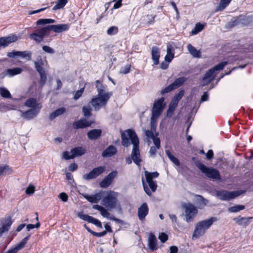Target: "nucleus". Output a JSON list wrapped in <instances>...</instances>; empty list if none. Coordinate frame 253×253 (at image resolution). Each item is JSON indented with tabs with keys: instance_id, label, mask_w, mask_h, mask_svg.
<instances>
[{
	"instance_id": "obj_1",
	"label": "nucleus",
	"mask_w": 253,
	"mask_h": 253,
	"mask_svg": "<svg viewBox=\"0 0 253 253\" xmlns=\"http://www.w3.org/2000/svg\"><path fill=\"white\" fill-rule=\"evenodd\" d=\"M122 144L124 147H127L131 143L133 144L131 156L133 161L139 166L141 161L140 158L139 150V141L136 133L131 129H127L122 133Z\"/></svg>"
},
{
	"instance_id": "obj_19",
	"label": "nucleus",
	"mask_w": 253,
	"mask_h": 253,
	"mask_svg": "<svg viewBox=\"0 0 253 253\" xmlns=\"http://www.w3.org/2000/svg\"><path fill=\"white\" fill-rule=\"evenodd\" d=\"M145 135L147 138L152 139L153 140V143L155 144V146L157 147L158 149L160 148V140L159 138L157 136L158 135V133H156L155 134L151 130H145Z\"/></svg>"
},
{
	"instance_id": "obj_55",
	"label": "nucleus",
	"mask_w": 253,
	"mask_h": 253,
	"mask_svg": "<svg viewBox=\"0 0 253 253\" xmlns=\"http://www.w3.org/2000/svg\"><path fill=\"white\" fill-rule=\"evenodd\" d=\"M118 32V28L116 27L112 26L108 29L107 30V34L109 35H112L117 33Z\"/></svg>"
},
{
	"instance_id": "obj_62",
	"label": "nucleus",
	"mask_w": 253,
	"mask_h": 253,
	"mask_svg": "<svg viewBox=\"0 0 253 253\" xmlns=\"http://www.w3.org/2000/svg\"><path fill=\"white\" fill-rule=\"evenodd\" d=\"M206 158L208 160H211L213 156V153L211 150H209L206 154Z\"/></svg>"
},
{
	"instance_id": "obj_36",
	"label": "nucleus",
	"mask_w": 253,
	"mask_h": 253,
	"mask_svg": "<svg viewBox=\"0 0 253 253\" xmlns=\"http://www.w3.org/2000/svg\"><path fill=\"white\" fill-rule=\"evenodd\" d=\"M206 24H201L200 23H197L196 24L195 27L191 32V35H196L201 31H202L204 27H205Z\"/></svg>"
},
{
	"instance_id": "obj_64",
	"label": "nucleus",
	"mask_w": 253,
	"mask_h": 253,
	"mask_svg": "<svg viewBox=\"0 0 253 253\" xmlns=\"http://www.w3.org/2000/svg\"><path fill=\"white\" fill-rule=\"evenodd\" d=\"M178 248L175 246H172L169 248V253H177Z\"/></svg>"
},
{
	"instance_id": "obj_60",
	"label": "nucleus",
	"mask_w": 253,
	"mask_h": 253,
	"mask_svg": "<svg viewBox=\"0 0 253 253\" xmlns=\"http://www.w3.org/2000/svg\"><path fill=\"white\" fill-rule=\"evenodd\" d=\"M40 226V223L38 222L36 224H29L27 225V229L28 231H30L34 228H39Z\"/></svg>"
},
{
	"instance_id": "obj_21",
	"label": "nucleus",
	"mask_w": 253,
	"mask_h": 253,
	"mask_svg": "<svg viewBox=\"0 0 253 253\" xmlns=\"http://www.w3.org/2000/svg\"><path fill=\"white\" fill-rule=\"evenodd\" d=\"M25 106L31 109H38L40 107V110L42 108V105L40 103L38 102L36 99L34 98H30L27 99L25 103Z\"/></svg>"
},
{
	"instance_id": "obj_58",
	"label": "nucleus",
	"mask_w": 253,
	"mask_h": 253,
	"mask_svg": "<svg viewBox=\"0 0 253 253\" xmlns=\"http://www.w3.org/2000/svg\"><path fill=\"white\" fill-rule=\"evenodd\" d=\"M35 191V187L33 185H29L26 189V193L27 194H33Z\"/></svg>"
},
{
	"instance_id": "obj_14",
	"label": "nucleus",
	"mask_w": 253,
	"mask_h": 253,
	"mask_svg": "<svg viewBox=\"0 0 253 253\" xmlns=\"http://www.w3.org/2000/svg\"><path fill=\"white\" fill-rule=\"evenodd\" d=\"M12 223V222L10 217H6L1 220L0 226V237L3 234L8 231Z\"/></svg>"
},
{
	"instance_id": "obj_15",
	"label": "nucleus",
	"mask_w": 253,
	"mask_h": 253,
	"mask_svg": "<svg viewBox=\"0 0 253 253\" xmlns=\"http://www.w3.org/2000/svg\"><path fill=\"white\" fill-rule=\"evenodd\" d=\"M7 56L9 58H15L17 57H20L21 58L28 57V60H30L31 57V54L28 51H15L13 50L11 52H8Z\"/></svg>"
},
{
	"instance_id": "obj_53",
	"label": "nucleus",
	"mask_w": 253,
	"mask_h": 253,
	"mask_svg": "<svg viewBox=\"0 0 253 253\" xmlns=\"http://www.w3.org/2000/svg\"><path fill=\"white\" fill-rule=\"evenodd\" d=\"M159 240L162 242L165 243L168 239V236L165 233H161L159 236Z\"/></svg>"
},
{
	"instance_id": "obj_44",
	"label": "nucleus",
	"mask_w": 253,
	"mask_h": 253,
	"mask_svg": "<svg viewBox=\"0 0 253 253\" xmlns=\"http://www.w3.org/2000/svg\"><path fill=\"white\" fill-rule=\"evenodd\" d=\"M245 208L244 206L243 205H236L235 206L231 207L228 208V211L231 212H236L240 211L243 210Z\"/></svg>"
},
{
	"instance_id": "obj_35",
	"label": "nucleus",
	"mask_w": 253,
	"mask_h": 253,
	"mask_svg": "<svg viewBox=\"0 0 253 253\" xmlns=\"http://www.w3.org/2000/svg\"><path fill=\"white\" fill-rule=\"evenodd\" d=\"M50 31V28H49V25H47L45 27L39 28L36 31L43 38L44 36H47L49 34Z\"/></svg>"
},
{
	"instance_id": "obj_41",
	"label": "nucleus",
	"mask_w": 253,
	"mask_h": 253,
	"mask_svg": "<svg viewBox=\"0 0 253 253\" xmlns=\"http://www.w3.org/2000/svg\"><path fill=\"white\" fill-rule=\"evenodd\" d=\"M11 168L7 165L0 167V176L9 174L11 173Z\"/></svg>"
},
{
	"instance_id": "obj_4",
	"label": "nucleus",
	"mask_w": 253,
	"mask_h": 253,
	"mask_svg": "<svg viewBox=\"0 0 253 253\" xmlns=\"http://www.w3.org/2000/svg\"><path fill=\"white\" fill-rule=\"evenodd\" d=\"M217 218L215 217H211L209 219L202 220L198 222L195 227L194 233L192 235L193 238H198L203 235L213 224L216 221Z\"/></svg>"
},
{
	"instance_id": "obj_51",
	"label": "nucleus",
	"mask_w": 253,
	"mask_h": 253,
	"mask_svg": "<svg viewBox=\"0 0 253 253\" xmlns=\"http://www.w3.org/2000/svg\"><path fill=\"white\" fill-rule=\"evenodd\" d=\"M40 76V82L43 84L47 79L45 71L38 72Z\"/></svg>"
},
{
	"instance_id": "obj_31",
	"label": "nucleus",
	"mask_w": 253,
	"mask_h": 253,
	"mask_svg": "<svg viewBox=\"0 0 253 253\" xmlns=\"http://www.w3.org/2000/svg\"><path fill=\"white\" fill-rule=\"evenodd\" d=\"M101 130L99 129H94L90 130L87 133V136L90 140L97 139L101 134Z\"/></svg>"
},
{
	"instance_id": "obj_63",
	"label": "nucleus",
	"mask_w": 253,
	"mask_h": 253,
	"mask_svg": "<svg viewBox=\"0 0 253 253\" xmlns=\"http://www.w3.org/2000/svg\"><path fill=\"white\" fill-rule=\"evenodd\" d=\"M78 168V165L75 163L71 164L69 167V170L74 171L76 170Z\"/></svg>"
},
{
	"instance_id": "obj_7",
	"label": "nucleus",
	"mask_w": 253,
	"mask_h": 253,
	"mask_svg": "<svg viewBox=\"0 0 253 253\" xmlns=\"http://www.w3.org/2000/svg\"><path fill=\"white\" fill-rule=\"evenodd\" d=\"M227 64V62L226 61L222 62L215 66L213 68L209 70L203 78L204 82L203 85H205L212 82L215 79L216 75L215 71L222 70Z\"/></svg>"
},
{
	"instance_id": "obj_59",
	"label": "nucleus",
	"mask_w": 253,
	"mask_h": 253,
	"mask_svg": "<svg viewBox=\"0 0 253 253\" xmlns=\"http://www.w3.org/2000/svg\"><path fill=\"white\" fill-rule=\"evenodd\" d=\"M58 197L64 202H67L68 199V195L64 192H62L59 194Z\"/></svg>"
},
{
	"instance_id": "obj_43",
	"label": "nucleus",
	"mask_w": 253,
	"mask_h": 253,
	"mask_svg": "<svg viewBox=\"0 0 253 253\" xmlns=\"http://www.w3.org/2000/svg\"><path fill=\"white\" fill-rule=\"evenodd\" d=\"M30 38L35 41L37 43L41 42L43 38L36 31L30 35Z\"/></svg>"
},
{
	"instance_id": "obj_50",
	"label": "nucleus",
	"mask_w": 253,
	"mask_h": 253,
	"mask_svg": "<svg viewBox=\"0 0 253 253\" xmlns=\"http://www.w3.org/2000/svg\"><path fill=\"white\" fill-rule=\"evenodd\" d=\"M244 17H239L238 19H235L233 21H231L228 23V26L230 28L234 27L240 23L241 20H243Z\"/></svg>"
},
{
	"instance_id": "obj_22",
	"label": "nucleus",
	"mask_w": 253,
	"mask_h": 253,
	"mask_svg": "<svg viewBox=\"0 0 253 253\" xmlns=\"http://www.w3.org/2000/svg\"><path fill=\"white\" fill-rule=\"evenodd\" d=\"M149 209L146 203H144L139 208L138 210V216L140 220L145 219L146 216L148 213Z\"/></svg>"
},
{
	"instance_id": "obj_46",
	"label": "nucleus",
	"mask_w": 253,
	"mask_h": 253,
	"mask_svg": "<svg viewBox=\"0 0 253 253\" xmlns=\"http://www.w3.org/2000/svg\"><path fill=\"white\" fill-rule=\"evenodd\" d=\"M55 22V20L52 19H40L37 21V25H44Z\"/></svg>"
},
{
	"instance_id": "obj_17",
	"label": "nucleus",
	"mask_w": 253,
	"mask_h": 253,
	"mask_svg": "<svg viewBox=\"0 0 253 253\" xmlns=\"http://www.w3.org/2000/svg\"><path fill=\"white\" fill-rule=\"evenodd\" d=\"M18 40V37L14 35L0 38V46L5 47L12 42H15Z\"/></svg>"
},
{
	"instance_id": "obj_26",
	"label": "nucleus",
	"mask_w": 253,
	"mask_h": 253,
	"mask_svg": "<svg viewBox=\"0 0 253 253\" xmlns=\"http://www.w3.org/2000/svg\"><path fill=\"white\" fill-rule=\"evenodd\" d=\"M91 123L85 119H81L73 124V127L75 128H84L91 125Z\"/></svg>"
},
{
	"instance_id": "obj_37",
	"label": "nucleus",
	"mask_w": 253,
	"mask_h": 253,
	"mask_svg": "<svg viewBox=\"0 0 253 253\" xmlns=\"http://www.w3.org/2000/svg\"><path fill=\"white\" fill-rule=\"evenodd\" d=\"M187 80L185 77H181L176 79L173 83L171 84V86L173 87L174 89L178 88L183 84V83Z\"/></svg>"
},
{
	"instance_id": "obj_20",
	"label": "nucleus",
	"mask_w": 253,
	"mask_h": 253,
	"mask_svg": "<svg viewBox=\"0 0 253 253\" xmlns=\"http://www.w3.org/2000/svg\"><path fill=\"white\" fill-rule=\"evenodd\" d=\"M29 237L30 235L23 238L19 243L7 251L6 253H17L25 246Z\"/></svg>"
},
{
	"instance_id": "obj_47",
	"label": "nucleus",
	"mask_w": 253,
	"mask_h": 253,
	"mask_svg": "<svg viewBox=\"0 0 253 253\" xmlns=\"http://www.w3.org/2000/svg\"><path fill=\"white\" fill-rule=\"evenodd\" d=\"M82 110L84 117H88L91 115V108L90 106H83Z\"/></svg>"
},
{
	"instance_id": "obj_38",
	"label": "nucleus",
	"mask_w": 253,
	"mask_h": 253,
	"mask_svg": "<svg viewBox=\"0 0 253 253\" xmlns=\"http://www.w3.org/2000/svg\"><path fill=\"white\" fill-rule=\"evenodd\" d=\"M231 1V0H221L216 8V11H220L224 10Z\"/></svg>"
},
{
	"instance_id": "obj_11",
	"label": "nucleus",
	"mask_w": 253,
	"mask_h": 253,
	"mask_svg": "<svg viewBox=\"0 0 253 253\" xmlns=\"http://www.w3.org/2000/svg\"><path fill=\"white\" fill-rule=\"evenodd\" d=\"M182 207L185 210L186 220L187 222L191 221L197 213L198 211L196 207L191 204H183Z\"/></svg>"
},
{
	"instance_id": "obj_34",
	"label": "nucleus",
	"mask_w": 253,
	"mask_h": 253,
	"mask_svg": "<svg viewBox=\"0 0 253 253\" xmlns=\"http://www.w3.org/2000/svg\"><path fill=\"white\" fill-rule=\"evenodd\" d=\"M65 112L66 109L64 107L58 108L50 114L49 119L50 120H53L55 118L65 113Z\"/></svg>"
},
{
	"instance_id": "obj_8",
	"label": "nucleus",
	"mask_w": 253,
	"mask_h": 253,
	"mask_svg": "<svg viewBox=\"0 0 253 253\" xmlns=\"http://www.w3.org/2000/svg\"><path fill=\"white\" fill-rule=\"evenodd\" d=\"M197 167L209 178L212 179L213 180L221 179L219 172L216 169L211 167H207L205 165L201 163L197 164Z\"/></svg>"
},
{
	"instance_id": "obj_61",
	"label": "nucleus",
	"mask_w": 253,
	"mask_h": 253,
	"mask_svg": "<svg viewBox=\"0 0 253 253\" xmlns=\"http://www.w3.org/2000/svg\"><path fill=\"white\" fill-rule=\"evenodd\" d=\"M100 214L104 217H106L107 218H109V216L110 215V213L104 208H103L102 210L100 211Z\"/></svg>"
},
{
	"instance_id": "obj_2",
	"label": "nucleus",
	"mask_w": 253,
	"mask_h": 253,
	"mask_svg": "<svg viewBox=\"0 0 253 253\" xmlns=\"http://www.w3.org/2000/svg\"><path fill=\"white\" fill-rule=\"evenodd\" d=\"M96 88L97 94L92 98L89 103L94 107L95 111H98L100 108L105 106L113 95L112 91H106V87L100 84L99 81H96Z\"/></svg>"
},
{
	"instance_id": "obj_30",
	"label": "nucleus",
	"mask_w": 253,
	"mask_h": 253,
	"mask_svg": "<svg viewBox=\"0 0 253 253\" xmlns=\"http://www.w3.org/2000/svg\"><path fill=\"white\" fill-rule=\"evenodd\" d=\"M152 57L155 65H157L159 63L160 51L159 48L156 46L152 48L151 50Z\"/></svg>"
},
{
	"instance_id": "obj_5",
	"label": "nucleus",
	"mask_w": 253,
	"mask_h": 253,
	"mask_svg": "<svg viewBox=\"0 0 253 253\" xmlns=\"http://www.w3.org/2000/svg\"><path fill=\"white\" fill-rule=\"evenodd\" d=\"M165 98H161L155 100L154 102L153 107L152 110V115L151 118V125L152 128L156 126L157 120L164 109L166 104L164 103Z\"/></svg>"
},
{
	"instance_id": "obj_13",
	"label": "nucleus",
	"mask_w": 253,
	"mask_h": 253,
	"mask_svg": "<svg viewBox=\"0 0 253 253\" xmlns=\"http://www.w3.org/2000/svg\"><path fill=\"white\" fill-rule=\"evenodd\" d=\"M117 170H114L111 172L102 181L99 183L101 187L106 188L112 183L114 178L117 175Z\"/></svg>"
},
{
	"instance_id": "obj_48",
	"label": "nucleus",
	"mask_w": 253,
	"mask_h": 253,
	"mask_svg": "<svg viewBox=\"0 0 253 253\" xmlns=\"http://www.w3.org/2000/svg\"><path fill=\"white\" fill-rule=\"evenodd\" d=\"M0 94L4 98H9L11 97L9 91L5 88H0Z\"/></svg>"
},
{
	"instance_id": "obj_57",
	"label": "nucleus",
	"mask_w": 253,
	"mask_h": 253,
	"mask_svg": "<svg viewBox=\"0 0 253 253\" xmlns=\"http://www.w3.org/2000/svg\"><path fill=\"white\" fill-rule=\"evenodd\" d=\"M172 90H174L173 87L171 86V84H170L169 85H168L167 87L165 88L164 89L161 90V93L162 94H164L166 93H168L172 91Z\"/></svg>"
},
{
	"instance_id": "obj_52",
	"label": "nucleus",
	"mask_w": 253,
	"mask_h": 253,
	"mask_svg": "<svg viewBox=\"0 0 253 253\" xmlns=\"http://www.w3.org/2000/svg\"><path fill=\"white\" fill-rule=\"evenodd\" d=\"M130 68H131L130 65H129V64L126 65V66H125L124 67H122L121 69V70L120 71V73L121 74H126L130 72Z\"/></svg>"
},
{
	"instance_id": "obj_33",
	"label": "nucleus",
	"mask_w": 253,
	"mask_h": 253,
	"mask_svg": "<svg viewBox=\"0 0 253 253\" xmlns=\"http://www.w3.org/2000/svg\"><path fill=\"white\" fill-rule=\"evenodd\" d=\"M187 47L189 53L194 57L199 58L201 57V52L200 51V50H197L191 44H188Z\"/></svg>"
},
{
	"instance_id": "obj_18",
	"label": "nucleus",
	"mask_w": 253,
	"mask_h": 253,
	"mask_svg": "<svg viewBox=\"0 0 253 253\" xmlns=\"http://www.w3.org/2000/svg\"><path fill=\"white\" fill-rule=\"evenodd\" d=\"M40 111V107H38V109H31L25 112L21 111V117L27 120H31L36 117Z\"/></svg>"
},
{
	"instance_id": "obj_27",
	"label": "nucleus",
	"mask_w": 253,
	"mask_h": 253,
	"mask_svg": "<svg viewBox=\"0 0 253 253\" xmlns=\"http://www.w3.org/2000/svg\"><path fill=\"white\" fill-rule=\"evenodd\" d=\"M117 148L113 145H110L102 153L103 157H111L117 153Z\"/></svg>"
},
{
	"instance_id": "obj_16",
	"label": "nucleus",
	"mask_w": 253,
	"mask_h": 253,
	"mask_svg": "<svg viewBox=\"0 0 253 253\" xmlns=\"http://www.w3.org/2000/svg\"><path fill=\"white\" fill-rule=\"evenodd\" d=\"M78 216L82 219L86 221L89 223H91L98 227H102L101 222L98 219L89 216L87 214H84L83 212H79Z\"/></svg>"
},
{
	"instance_id": "obj_49",
	"label": "nucleus",
	"mask_w": 253,
	"mask_h": 253,
	"mask_svg": "<svg viewBox=\"0 0 253 253\" xmlns=\"http://www.w3.org/2000/svg\"><path fill=\"white\" fill-rule=\"evenodd\" d=\"M22 71L21 68L17 67L11 69H8L7 73L11 76H14L17 74H20Z\"/></svg>"
},
{
	"instance_id": "obj_28",
	"label": "nucleus",
	"mask_w": 253,
	"mask_h": 253,
	"mask_svg": "<svg viewBox=\"0 0 253 253\" xmlns=\"http://www.w3.org/2000/svg\"><path fill=\"white\" fill-rule=\"evenodd\" d=\"M83 196L88 202L91 203H97L101 198V194L98 193L92 195H84Z\"/></svg>"
},
{
	"instance_id": "obj_3",
	"label": "nucleus",
	"mask_w": 253,
	"mask_h": 253,
	"mask_svg": "<svg viewBox=\"0 0 253 253\" xmlns=\"http://www.w3.org/2000/svg\"><path fill=\"white\" fill-rule=\"evenodd\" d=\"M144 175L148 186L146 184L142 178V182L143 188L146 193L150 196L152 195V192H155L157 188V183L155 181L153 180V178L158 177L159 173L157 171L150 172L148 171H145Z\"/></svg>"
},
{
	"instance_id": "obj_42",
	"label": "nucleus",
	"mask_w": 253,
	"mask_h": 253,
	"mask_svg": "<svg viewBox=\"0 0 253 253\" xmlns=\"http://www.w3.org/2000/svg\"><path fill=\"white\" fill-rule=\"evenodd\" d=\"M177 105V103H176L172 101L170 102L169 109L167 111V116L168 117H171L172 116L173 112L175 110V109Z\"/></svg>"
},
{
	"instance_id": "obj_6",
	"label": "nucleus",
	"mask_w": 253,
	"mask_h": 253,
	"mask_svg": "<svg viewBox=\"0 0 253 253\" xmlns=\"http://www.w3.org/2000/svg\"><path fill=\"white\" fill-rule=\"evenodd\" d=\"M118 193L114 191L106 192L101 201L102 204L108 210L111 211L115 209L118 203Z\"/></svg>"
},
{
	"instance_id": "obj_10",
	"label": "nucleus",
	"mask_w": 253,
	"mask_h": 253,
	"mask_svg": "<svg viewBox=\"0 0 253 253\" xmlns=\"http://www.w3.org/2000/svg\"><path fill=\"white\" fill-rule=\"evenodd\" d=\"M85 153V149L82 147H78L72 149L70 152L65 151L63 153V158L65 160L72 159L76 157L83 155Z\"/></svg>"
},
{
	"instance_id": "obj_25",
	"label": "nucleus",
	"mask_w": 253,
	"mask_h": 253,
	"mask_svg": "<svg viewBox=\"0 0 253 253\" xmlns=\"http://www.w3.org/2000/svg\"><path fill=\"white\" fill-rule=\"evenodd\" d=\"M148 247L152 251L156 250L157 247V240L155 235L152 233L148 237Z\"/></svg>"
},
{
	"instance_id": "obj_24",
	"label": "nucleus",
	"mask_w": 253,
	"mask_h": 253,
	"mask_svg": "<svg viewBox=\"0 0 253 253\" xmlns=\"http://www.w3.org/2000/svg\"><path fill=\"white\" fill-rule=\"evenodd\" d=\"M174 49L171 44H168L167 48V54L165 57V60L170 63L174 58Z\"/></svg>"
},
{
	"instance_id": "obj_29",
	"label": "nucleus",
	"mask_w": 253,
	"mask_h": 253,
	"mask_svg": "<svg viewBox=\"0 0 253 253\" xmlns=\"http://www.w3.org/2000/svg\"><path fill=\"white\" fill-rule=\"evenodd\" d=\"M47 64L46 61H43L41 56H39L37 61L34 62L35 68L38 72L45 71L43 66Z\"/></svg>"
},
{
	"instance_id": "obj_56",
	"label": "nucleus",
	"mask_w": 253,
	"mask_h": 253,
	"mask_svg": "<svg viewBox=\"0 0 253 253\" xmlns=\"http://www.w3.org/2000/svg\"><path fill=\"white\" fill-rule=\"evenodd\" d=\"M42 49L44 51L48 53L53 54L55 52V51L53 49L46 45L43 46Z\"/></svg>"
},
{
	"instance_id": "obj_39",
	"label": "nucleus",
	"mask_w": 253,
	"mask_h": 253,
	"mask_svg": "<svg viewBox=\"0 0 253 253\" xmlns=\"http://www.w3.org/2000/svg\"><path fill=\"white\" fill-rule=\"evenodd\" d=\"M67 2V0H57L55 5L53 7V10H56L63 8Z\"/></svg>"
},
{
	"instance_id": "obj_23",
	"label": "nucleus",
	"mask_w": 253,
	"mask_h": 253,
	"mask_svg": "<svg viewBox=\"0 0 253 253\" xmlns=\"http://www.w3.org/2000/svg\"><path fill=\"white\" fill-rule=\"evenodd\" d=\"M50 30L56 33H61L67 31L69 29V25L66 24L49 25Z\"/></svg>"
},
{
	"instance_id": "obj_40",
	"label": "nucleus",
	"mask_w": 253,
	"mask_h": 253,
	"mask_svg": "<svg viewBox=\"0 0 253 253\" xmlns=\"http://www.w3.org/2000/svg\"><path fill=\"white\" fill-rule=\"evenodd\" d=\"M166 154L169 158V159L176 166H179L180 165V162L179 160L175 157L174 156L172 155L171 152L169 150H166L165 151Z\"/></svg>"
},
{
	"instance_id": "obj_12",
	"label": "nucleus",
	"mask_w": 253,
	"mask_h": 253,
	"mask_svg": "<svg viewBox=\"0 0 253 253\" xmlns=\"http://www.w3.org/2000/svg\"><path fill=\"white\" fill-rule=\"evenodd\" d=\"M105 170V167L104 166H100L94 168L88 173L84 174L83 178L86 180H89L96 178Z\"/></svg>"
},
{
	"instance_id": "obj_45",
	"label": "nucleus",
	"mask_w": 253,
	"mask_h": 253,
	"mask_svg": "<svg viewBox=\"0 0 253 253\" xmlns=\"http://www.w3.org/2000/svg\"><path fill=\"white\" fill-rule=\"evenodd\" d=\"M184 94V91L183 90H181L179 91L177 93H176L173 97L172 99V101L178 103L179 101L181 99V98L183 97Z\"/></svg>"
},
{
	"instance_id": "obj_54",
	"label": "nucleus",
	"mask_w": 253,
	"mask_h": 253,
	"mask_svg": "<svg viewBox=\"0 0 253 253\" xmlns=\"http://www.w3.org/2000/svg\"><path fill=\"white\" fill-rule=\"evenodd\" d=\"M84 91V87L81 88L80 90L76 91L75 93L74 98L75 100H77L79 99L82 95Z\"/></svg>"
},
{
	"instance_id": "obj_9",
	"label": "nucleus",
	"mask_w": 253,
	"mask_h": 253,
	"mask_svg": "<svg viewBox=\"0 0 253 253\" xmlns=\"http://www.w3.org/2000/svg\"><path fill=\"white\" fill-rule=\"evenodd\" d=\"M243 192L241 191H228L226 190L217 191L216 196L222 201H230L238 197Z\"/></svg>"
},
{
	"instance_id": "obj_32",
	"label": "nucleus",
	"mask_w": 253,
	"mask_h": 253,
	"mask_svg": "<svg viewBox=\"0 0 253 253\" xmlns=\"http://www.w3.org/2000/svg\"><path fill=\"white\" fill-rule=\"evenodd\" d=\"M253 219V217H242L240 216H238L234 219V220L236 221V222L241 225L247 226L248 225L250 220Z\"/></svg>"
}]
</instances>
